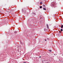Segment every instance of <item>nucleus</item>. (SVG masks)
<instances>
[{"instance_id":"1","label":"nucleus","mask_w":63,"mask_h":63,"mask_svg":"<svg viewBox=\"0 0 63 63\" xmlns=\"http://www.w3.org/2000/svg\"><path fill=\"white\" fill-rule=\"evenodd\" d=\"M23 14H25V13H26V10H23Z\"/></svg>"},{"instance_id":"2","label":"nucleus","mask_w":63,"mask_h":63,"mask_svg":"<svg viewBox=\"0 0 63 63\" xmlns=\"http://www.w3.org/2000/svg\"><path fill=\"white\" fill-rule=\"evenodd\" d=\"M46 26L47 27L48 29H49V26H48V24H46Z\"/></svg>"},{"instance_id":"3","label":"nucleus","mask_w":63,"mask_h":63,"mask_svg":"<svg viewBox=\"0 0 63 63\" xmlns=\"http://www.w3.org/2000/svg\"><path fill=\"white\" fill-rule=\"evenodd\" d=\"M43 6L44 7H46V4H44L43 5Z\"/></svg>"},{"instance_id":"4","label":"nucleus","mask_w":63,"mask_h":63,"mask_svg":"<svg viewBox=\"0 0 63 63\" xmlns=\"http://www.w3.org/2000/svg\"><path fill=\"white\" fill-rule=\"evenodd\" d=\"M7 12H8V13H11V11L10 10V11H7Z\"/></svg>"},{"instance_id":"5","label":"nucleus","mask_w":63,"mask_h":63,"mask_svg":"<svg viewBox=\"0 0 63 63\" xmlns=\"http://www.w3.org/2000/svg\"><path fill=\"white\" fill-rule=\"evenodd\" d=\"M63 27V25H62L61 26V28H62Z\"/></svg>"},{"instance_id":"6","label":"nucleus","mask_w":63,"mask_h":63,"mask_svg":"<svg viewBox=\"0 0 63 63\" xmlns=\"http://www.w3.org/2000/svg\"><path fill=\"white\" fill-rule=\"evenodd\" d=\"M43 9L44 10H46V8H43Z\"/></svg>"},{"instance_id":"7","label":"nucleus","mask_w":63,"mask_h":63,"mask_svg":"<svg viewBox=\"0 0 63 63\" xmlns=\"http://www.w3.org/2000/svg\"><path fill=\"white\" fill-rule=\"evenodd\" d=\"M40 8H42V6H40Z\"/></svg>"},{"instance_id":"8","label":"nucleus","mask_w":63,"mask_h":63,"mask_svg":"<svg viewBox=\"0 0 63 63\" xmlns=\"http://www.w3.org/2000/svg\"><path fill=\"white\" fill-rule=\"evenodd\" d=\"M61 31H63V30L62 29H61Z\"/></svg>"},{"instance_id":"9","label":"nucleus","mask_w":63,"mask_h":63,"mask_svg":"<svg viewBox=\"0 0 63 63\" xmlns=\"http://www.w3.org/2000/svg\"><path fill=\"white\" fill-rule=\"evenodd\" d=\"M49 50V51H50V52H51V50Z\"/></svg>"},{"instance_id":"10","label":"nucleus","mask_w":63,"mask_h":63,"mask_svg":"<svg viewBox=\"0 0 63 63\" xmlns=\"http://www.w3.org/2000/svg\"><path fill=\"white\" fill-rule=\"evenodd\" d=\"M14 32L15 33H17V32L15 31V32Z\"/></svg>"},{"instance_id":"11","label":"nucleus","mask_w":63,"mask_h":63,"mask_svg":"<svg viewBox=\"0 0 63 63\" xmlns=\"http://www.w3.org/2000/svg\"><path fill=\"white\" fill-rule=\"evenodd\" d=\"M42 2L40 3V4H42Z\"/></svg>"},{"instance_id":"12","label":"nucleus","mask_w":63,"mask_h":63,"mask_svg":"<svg viewBox=\"0 0 63 63\" xmlns=\"http://www.w3.org/2000/svg\"><path fill=\"white\" fill-rule=\"evenodd\" d=\"M59 32H60V33H61V32L60 31H59Z\"/></svg>"},{"instance_id":"13","label":"nucleus","mask_w":63,"mask_h":63,"mask_svg":"<svg viewBox=\"0 0 63 63\" xmlns=\"http://www.w3.org/2000/svg\"><path fill=\"white\" fill-rule=\"evenodd\" d=\"M47 40L45 39V41H46Z\"/></svg>"},{"instance_id":"14","label":"nucleus","mask_w":63,"mask_h":63,"mask_svg":"<svg viewBox=\"0 0 63 63\" xmlns=\"http://www.w3.org/2000/svg\"><path fill=\"white\" fill-rule=\"evenodd\" d=\"M39 57L41 58V56H40V57Z\"/></svg>"},{"instance_id":"15","label":"nucleus","mask_w":63,"mask_h":63,"mask_svg":"<svg viewBox=\"0 0 63 63\" xmlns=\"http://www.w3.org/2000/svg\"><path fill=\"white\" fill-rule=\"evenodd\" d=\"M25 63V62H24V63Z\"/></svg>"},{"instance_id":"16","label":"nucleus","mask_w":63,"mask_h":63,"mask_svg":"<svg viewBox=\"0 0 63 63\" xmlns=\"http://www.w3.org/2000/svg\"><path fill=\"white\" fill-rule=\"evenodd\" d=\"M33 33H32V34H33Z\"/></svg>"},{"instance_id":"17","label":"nucleus","mask_w":63,"mask_h":63,"mask_svg":"<svg viewBox=\"0 0 63 63\" xmlns=\"http://www.w3.org/2000/svg\"><path fill=\"white\" fill-rule=\"evenodd\" d=\"M9 12H10V10L9 11Z\"/></svg>"}]
</instances>
